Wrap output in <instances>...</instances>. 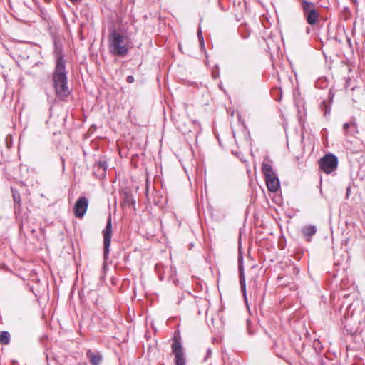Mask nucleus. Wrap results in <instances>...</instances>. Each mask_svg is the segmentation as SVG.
I'll use <instances>...</instances> for the list:
<instances>
[{
	"label": "nucleus",
	"mask_w": 365,
	"mask_h": 365,
	"mask_svg": "<svg viewBox=\"0 0 365 365\" xmlns=\"http://www.w3.org/2000/svg\"><path fill=\"white\" fill-rule=\"evenodd\" d=\"M52 81L56 97L61 101H66L71 91L68 86L66 60L63 56H58L56 59Z\"/></svg>",
	"instance_id": "1"
},
{
	"label": "nucleus",
	"mask_w": 365,
	"mask_h": 365,
	"mask_svg": "<svg viewBox=\"0 0 365 365\" xmlns=\"http://www.w3.org/2000/svg\"><path fill=\"white\" fill-rule=\"evenodd\" d=\"M365 322V310L363 304L356 300L351 303L347 308V316L344 319V328L347 331L356 334L359 326Z\"/></svg>",
	"instance_id": "2"
},
{
	"label": "nucleus",
	"mask_w": 365,
	"mask_h": 365,
	"mask_svg": "<svg viewBox=\"0 0 365 365\" xmlns=\"http://www.w3.org/2000/svg\"><path fill=\"white\" fill-rule=\"evenodd\" d=\"M108 48L114 56H125L128 52L127 37L113 30L108 36Z\"/></svg>",
	"instance_id": "3"
},
{
	"label": "nucleus",
	"mask_w": 365,
	"mask_h": 365,
	"mask_svg": "<svg viewBox=\"0 0 365 365\" xmlns=\"http://www.w3.org/2000/svg\"><path fill=\"white\" fill-rule=\"evenodd\" d=\"M262 172L264 175L266 185L269 191L277 192L280 187L279 179L273 169V162L267 156L262 164Z\"/></svg>",
	"instance_id": "4"
},
{
	"label": "nucleus",
	"mask_w": 365,
	"mask_h": 365,
	"mask_svg": "<svg viewBox=\"0 0 365 365\" xmlns=\"http://www.w3.org/2000/svg\"><path fill=\"white\" fill-rule=\"evenodd\" d=\"M301 6L307 22L311 26L316 24L319 18V13L315 4L306 0H301Z\"/></svg>",
	"instance_id": "5"
},
{
	"label": "nucleus",
	"mask_w": 365,
	"mask_h": 365,
	"mask_svg": "<svg viewBox=\"0 0 365 365\" xmlns=\"http://www.w3.org/2000/svg\"><path fill=\"white\" fill-rule=\"evenodd\" d=\"M103 268L105 269L106 267V261L108 259L109 253H110V245L111 242V237H112V220L111 215H110L107 220V223L106 227L103 230Z\"/></svg>",
	"instance_id": "6"
},
{
	"label": "nucleus",
	"mask_w": 365,
	"mask_h": 365,
	"mask_svg": "<svg viewBox=\"0 0 365 365\" xmlns=\"http://www.w3.org/2000/svg\"><path fill=\"white\" fill-rule=\"evenodd\" d=\"M320 169L327 174L334 172L338 166V158L332 153L326 154L319 161Z\"/></svg>",
	"instance_id": "7"
},
{
	"label": "nucleus",
	"mask_w": 365,
	"mask_h": 365,
	"mask_svg": "<svg viewBox=\"0 0 365 365\" xmlns=\"http://www.w3.org/2000/svg\"><path fill=\"white\" fill-rule=\"evenodd\" d=\"M172 352L175 356L176 365H185V352L181 344H172Z\"/></svg>",
	"instance_id": "8"
},
{
	"label": "nucleus",
	"mask_w": 365,
	"mask_h": 365,
	"mask_svg": "<svg viewBox=\"0 0 365 365\" xmlns=\"http://www.w3.org/2000/svg\"><path fill=\"white\" fill-rule=\"evenodd\" d=\"M88 206V200L86 197H81L76 201L73 212L76 217H82L86 212Z\"/></svg>",
	"instance_id": "9"
},
{
	"label": "nucleus",
	"mask_w": 365,
	"mask_h": 365,
	"mask_svg": "<svg viewBox=\"0 0 365 365\" xmlns=\"http://www.w3.org/2000/svg\"><path fill=\"white\" fill-rule=\"evenodd\" d=\"M86 356L92 365H99L103 359L101 354L97 351L88 350Z\"/></svg>",
	"instance_id": "10"
},
{
	"label": "nucleus",
	"mask_w": 365,
	"mask_h": 365,
	"mask_svg": "<svg viewBox=\"0 0 365 365\" xmlns=\"http://www.w3.org/2000/svg\"><path fill=\"white\" fill-rule=\"evenodd\" d=\"M238 269L240 272V284L241 287L242 292L243 293V296L245 297V302L247 304V294H246V283H245V277L244 274V269L243 264H238Z\"/></svg>",
	"instance_id": "11"
},
{
	"label": "nucleus",
	"mask_w": 365,
	"mask_h": 365,
	"mask_svg": "<svg viewBox=\"0 0 365 365\" xmlns=\"http://www.w3.org/2000/svg\"><path fill=\"white\" fill-rule=\"evenodd\" d=\"M11 191H12L13 200L15 203L14 209H15V210L20 211L21 207V200L20 193L16 190H14L13 188L11 189Z\"/></svg>",
	"instance_id": "12"
},
{
	"label": "nucleus",
	"mask_w": 365,
	"mask_h": 365,
	"mask_svg": "<svg viewBox=\"0 0 365 365\" xmlns=\"http://www.w3.org/2000/svg\"><path fill=\"white\" fill-rule=\"evenodd\" d=\"M355 123H345L343 125V130L345 135H352L355 133Z\"/></svg>",
	"instance_id": "13"
},
{
	"label": "nucleus",
	"mask_w": 365,
	"mask_h": 365,
	"mask_svg": "<svg viewBox=\"0 0 365 365\" xmlns=\"http://www.w3.org/2000/svg\"><path fill=\"white\" fill-rule=\"evenodd\" d=\"M302 232L304 235L307 237H312L316 233L317 228L314 225H307L303 227Z\"/></svg>",
	"instance_id": "14"
},
{
	"label": "nucleus",
	"mask_w": 365,
	"mask_h": 365,
	"mask_svg": "<svg viewBox=\"0 0 365 365\" xmlns=\"http://www.w3.org/2000/svg\"><path fill=\"white\" fill-rule=\"evenodd\" d=\"M95 168H97L98 171H100L101 170L102 174H104L108 168V164L105 160H100L95 164Z\"/></svg>",
	"instance_id": "15"
},
{
	"label": "nucleus",
	"mask_w": 365,
	"mask_h": 365,
	"mask_svg": "<svg viewBox=\"0 0 365 365\" xmlns=\"http://www.w3.org/2000/svg\"><path fill=\"white\" fill-rule=\"evenodd\" d=\"M124 203L128 205H134L135 204V200L133 197L132 195L126 192L123 199Z\"/></svg>",
	"instance_id": "16"
},
{
	"label": "nucleus",
	"mask_w": 365,
	"mask_h": 365,
	"mask_svg": "<svg viewBox=\"0 0 365 365\" xmlns=\"http://www.w3.org/2000/svg\"><path fill=\"white\" fill-rule=\"evenodd\" d=\"M10 333L7 331H0V342H9Z\"/></svg>",
	"instance_id": "17"
},
{
	"label": "nucleus",
	"mask_w": 365,
	"mask_h": 365,
	"mask_svg": "<svg viewBox=\"0 0 365 365\" xmlns=\"http://www.w3.org/2000/svg\"><path fill=\"white\" fill-rule=\"evenodd\" d=\"M197 36L199 38V43H200V48H201V49H204L205 48V41H204V38L202 36V31L200 26H199L198 30H197Z\"/></svg>",
	"instance_id": "18"
},
{
	"label": "nucleus",
	"mask_w": 365,
	"mask_h": 365,
	"mask_svg": "<svg viewBox=\"0 0 365 365\" xmlns=\"http://www.w3.org/2000/svg\"><path fill=\"white\" fill-rule=\"evenodd\" d=\"M173 342H180L181 340V337L180 333L176 331L173 337Z\"/></svg>",
	"instance_id": "19"
},
{
	"label": "nucleus",
	"mask_w": 365,
	"mask_h": 365,
	"mask_svg": "<svg viewBox=\"0 0 365 365\" xmlns=\"http://www.w3.org/2000/svg\"><path fill=\"white\" fill-rule=\"evenodd\" d=\"M126 81L128 83H132L135 81V78L133 76H127Z\"/></svg>",
	"instance_id": "20"
},
{
	"label": "nucleus",
	"mask_w": 365,
	"mask_h": 365,
	"mask_svg": "<svg viewBox=\"0 0 365 365\" xmlns=\"http://www.w3.org/2000/svg\"><path fill=\"white\" fill-rule=\"evenodd\" d=\"M243 264V257L241 254V252H239V257H238V264Z\"/></svg>",
	"instance_id": "21"
},
{
	"label": "nucleus",
	"mask_w": 365,
	"mask_h": 365,
	"mask_svg": "<svg viewBox=\"0 0 365 365\" xmlns=\"http://www.w3.org/2000/svg\"><path fill=\"white\" fill-rule=\"evenodd\" d=\"M6 267V266L4 264H0V269H3Z\"/></svg>",
	"instance_id": "22"
},
{
	"label": "nucleus",
	"mask_w": 365,
	"mask_h": 365,
	"mask_svg": "<svg viewBox=\"0 0 365 365\" xmlns=\"http://www.w3.org/2000/svg\"><path fill=\"white\" fill-rule=\"evenodd\" d=\"M311 31V29L309 27L307 28V34H309Z\"/></svg>",
	"instance_id": "23"
},
{
	"label": "nucleus",
	"mask_w": 365,
	"mask_h": 365,
	"mask_svg": "<svg viewBox=\"0 0 365 365\" xmlns=\"http://www.w3.org/2000/svg\"><path fill=\"white\" fill-rule=\"evenodd\" d=\"M213 76H214V78H217L219 76V72H217L215 74L214 73Z\"/></svg>",
	"instance_id": "24"
},
{
	"label": "nucleus",
	"mask_w": 365,
	"mask_h": 365,
	"mask_svg": "<svg viewBox=\"0 0 365 365\" xmlns=\"http://www.w3.org/2000/svg\"><path fill=\"white\" fill-rule=\"evenodd\" d=\"M346 192H347V195H349V193L350 192V187H347Z\"/></svg>",
	"instance_id": "25"
},
{
	"label": "nucleus",
	"mask_w": 365,
	"mask_h": 365,
	"mask_svg": "<svg viewBox=\"0 0 365 365\" xmlns=\"http://www.w3.org/2000/svg\"><path fill=\"white\" fill-rule=\"evenodd\" d=\"M211 354V351L210 349L207 350V354Z\"/></svg>",
	"instance_id": "26"
}]
</instances>
